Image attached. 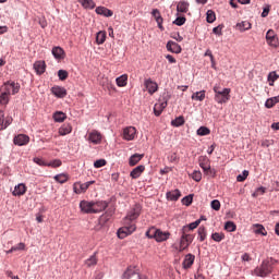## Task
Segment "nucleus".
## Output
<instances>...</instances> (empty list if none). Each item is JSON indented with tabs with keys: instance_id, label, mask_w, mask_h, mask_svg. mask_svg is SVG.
Returning <instances> with one entry per match:
<instances>
[{
	"instance_id": "obj_1",
	"label": "nucleus",
	"mask_w": 279,
	"mask_h": 279,
	"mask_svg": "<svg viewBox=\"0 0 279 279\" xmlns=\"http://www.w3.org/2000/svg\"><path fill=\"white\" fill-rule=\"evenodd\" d=\"M276 263L277 260L274 258L263 260L262 265L255 268V276H258L259 278H266V276H269V274L274 271V265H276Z\"/></svg>"
},
{
	"instance_id": "obj_2",
	"label": "nucleus",
	"mask_w": 279,
	"mask_h": 279,
	"mask_svg": "<svg viewBox=\"0 0 279 279\" xmlns=\"http://www.w3.org/2000/svg\"><path fill=\"white\" fill-rule=\"evenodd\" d=\"M194 239H195V235L190 233H184V231H181L178 252H186L191 243H193Z\"/></svg>"
},
{
	"instance_id": "obj_3",
	"label": "nucleus",
	"mask_w": 279,
	"mask_h": 279,
	"mask_svg": "<svg viewBox=\"0 0 279 279\" xmlns=\"http://www.w3.org/2000/svg\"><path fill=\"white\" fill-rule=\"evenodd\" d=\"M134 232H136V223L124 220V226L118 230L117 234L120 239H125L130 234H134Z\"/></svg>"
},
{
	"instance_id": "obj_4",
	"label": "nucleus",
	"mask_w": 279,
	"mask_h": 279,
	"mask_svg": "<svg viewBox=\"0 0 279 279\" xmlns=\"http://www.w3.org/2000/svg\"><path fill=\"white\" fill-rule=\"evenodd\" d=\"M230 93H232V89L230 88H223L222 90H217V87L215 88V102L216 104H228L230 101Z\"/></svg>"
},
{
	"instance_id": "obj_5",
	"label": "nucleus",
	"mask_w": 279,
	"mask_h": 279,
	"mask_svg": "<svg viewBox=\"0 0 279 279\" xmlns=\"http://www.w3.org/2000/svg\"><path fill=\"white\" fill-rule=\"evenodd\" d=\"M1 90L7 93L8 95H16L19 90H21V85L19 83L8 81L3 84Z\"/></svg>"
},
{
	"instance_id": "obj_6",
	"label": "nucleus",
	"mask_w": 279,
	"mask_h": 279,
	"mask_svg": "<svg viewBox=\"0 0 279 279\" xmlns=\"http://www.w3.org/2000/svg\"><path fill=\"white\" fill-rule=\"evenodd\" d=\"M266 43L267 45H269V47H272L274 49H278L279 39H278V35H276V32H274V29H269L266 33Z\"/></svg>"
},
{
	"instance_id": "obj_7",
	"label": "nucleus",
	"mask_w": 279,
	"mask_h": 279,
	"mask_svg": "<svg viewBox=\"0 0 279 279\" xmlns=\"http://www.w3.org/2000/svg\"><path fill=\"white\" fill-rule=\"evenodd\" d=\"M141 210H143L141 205H134V207L128 213L124 221L132 223V221H135L137 217H141Z\"/></svg>"
},
{
	"instance_id": "obj_8",
	"label": "nucleus",
	"mask_w": 279,
	"mask_h": 279,
	"mask_svg": "<svg viewBox=\"0 0 279 279\" xmlns=\"http://www.w3.org/2000/svg\"><path fill=\"white\" fill-rule=\"evenodd\" d=\"M104 138V135L97 131L93 130L92 132L88 133V138L89 143H93V145H101V141Z\"/></svg>"
},
{
	"instance_id": "obj_9",
	"label": "nucleus",
	"mask_w": 279,
	"mask_h": 279,
	"mask_svg": "<svg viewBox=\"0 0 279 279\" xmlns=\"http://www.w3.org/2000/svg\"><path fill=\"white\" fill-rule=\"evenodd\" d=\"M167 106H168L167 99L160 98L158 100V102L155 104V106H154L155 117H160V114H162V110H165V108H167Z\"/></svg>"
},
{
	"instance_id": "obj_10",
	"label": "nucleus",
	"mask_w": 279,
	"mask_h": 279,
	"mask_svg": "<svg viewBox=\"0 0 279 279\" xmlns=\"http://www.w3.org/2000/svg\"><path fill=\"white\" fill-rule=\"evenodd\" d=\"M136 136V128L134 126H126L123 130V138L124 141H134Z\"/></svg>"
},
{
	"instance_id": "obj_11",
	"label": "nucleus",
	"mask_w": 279,
	"mask_h": 279,
	"mask_svg": "<svg viewBox=\"0 0 279 279\" xmlns=\"http://www.w3.org/2000/svg\"><path fill=\"white\" fill-rule=\"evenodd\" d=\"M108 208V203L105 201L93 202V213L97 215V213H104Z\"/></svg>"
},
{
	"instance_id": "obj_12",
	"label": "nucleus",
	"mask_w": 279,
	"mask_h": 279,
	"mask_svg": "<svg viewBox=\"0 0 279 279\" xmlns=\"http://www.w3.org/2000/svg\"><path fill=\"white\" fill-rule=\"evenodd\" d=\"M80 208L85 215H94L93 202L81 201Z\"/></svg>"
},
{
	"instance_id": "obj_13",
	"label": "nucleus",
	"mask_w": 279,
	"mask_h": 279,
	"mask_svg": "<svg viewBox=\"0 0 279 279\" xmlns=\"http://www.w3.org/2000/svg\"><path fill=\"white\" fill-rule=\"evenodd\" d=\"M14 145H19V147H23V145H27L29 143V136L25 134H19L13 140Z\"/></svg>"
},
{
	"instance_id": "obj_14",
	"label": "nucleus",
	"mask_w": 279,
	"mask_h": 279,
	"mask_svg": "<svg viewBox=\"0 0 279 279\" xmlns=\"http://www.w3.org/2000/svg\"><path fill=\"white\" fill-rule=\"evenodd\" d=\"M193 263H195V255L191 253L186 254L182 263L183 269H191V267H193Z\"/></svg>"
},
{
	"instance_id": "obj_15",
	"label": "nucleus",
	"mask_w": 279,
	"mask_h": 279,
	"mask_svg": "<svg viewBox=\"0 0 279 279\" xmlns=\"http://www.w3.org/2000/svg\"><path fill=\"white\" fill-rule=\"evenodd\" d=\"M12 124V118H4L3 110L0 109V132L5 130L9 125Z\"/></svg>"
},
{
	"instance_id": "obj_16",
	"label": "nucleus",
	"mask_w": 279,
	"mask_h": 279,
	"mask_svg": "<svg viewBox=\"0 0 279 279\" xmlns=\"http://www.w3.org/2000/svg\"><path fill=\"white\" fill-rule=\"evenodd\" d=\"M145 88L148 90L149 95H154L158 90V84L150 78L144 82Z\"/></svg>"
},
{
	"instance_id": "obj_17",
	"label": "nucleus",
	"mask_w": 279,
	"mask_h": 279,
	"mask_svg": "<svg viewBox=\"0 0 279 279\" xmlns=\"http://www.w3.org/2000/svg\"><path fill=\"white\" fill-rule=\"evenodd\" d=\"M189 8H191V3H189V1L181 0L177 3V12L181 14H186V12H189Z\"/></svg>"
},
{
	"instance_id": "obj_18",
	"label": "nucleus",
	"mask_w": 279,
	"mask_h": 279,
	"mask_svg": "<svg viewBox=\"0 0 279 279\" xmlns=\"http://www.w3.org/2000/svg\"><path fill=\"white\" fill-rule=\"evenodd\" d=\"M167 49L171 53H182V47L175 41H168Z\"/></svg>"
},
{
	"instance_id": "obj_19",
	"label": "nucleus",
	"mask_w": 279,
	"mask_h": 279,
	"mask_svg": "<svg viewBox=\"0 0 279 279\" xmlns=\"http://www.w3.org/2000/svg\"><path fill=\"white\" fill-rule=\"evenodd\" d=\"M74 193L80 195V193H86L89 189V183H74L73 185Z\"/></svg>"
},
{
	"instance_id": "obj_20",
	"label": "nucleus",
	"mask_w": 279,
	"mask_h": 279,
	"mask_svg": "<svg viewBox=\"0 0 279 279\" xmlns=\"http://www.w3.org/2000/svg\"><path fill=\"white\" fill-rule=\"evenodd\" d=\"M166 197L170 202H178V199L182 197V193L180 192V190H173V191L167 192Z\"/></svg>"
},
{
	"instance_id": "obj_21",
	"label": "nucleus",
	"mask_w": 279,
	"mask_h": 279,
	"mask_svg": "<svg viewBox=\"0 0 279 279\" xmlns=\"http://www.w3.org/2000/svg\"><path fill=\"white\" fill-rule=\"evenodd\" d=\"M51 93L52 95H54V97H59L60 99H63V97L66 95V89L61 86H54L51 88Z\"/></svg>"
},
{
	"instance_id": "obj_22",
	"label": "nucleus",
	"mask_w": 279,
	"mask_h": 279,
	"mask_svg": "<svg viewBox=\"0 0 279 279\" xmlns=\"http://www.w3.org/2000/svg\"><path fill=\"white\" fill-rule=\"evenodd\" d=\"M34 69H35L37 75H43V73H45V71L47 69V64L45 63V61H36L34 63Z\"/></svg>"
},
{
	"instance_id": "obj_23",
	"label": "nucleus",
	"mask_w": 279,
	"mask_h": 279,
	"mask_svg": "<svg viewBox=\"0 0 279 279\" xmlns=\"http://www.w3.org/2000/svg\"><path fill=\"white\" fill-rule=\"evenodd\" d=\"M169 236H171V233H169V232H163L162 230L157 229V234H156V236H155V240H156L158 243H162V241H167V239H169Z\"/></svg>"
},
{
	"instance_id": "obj_24",
	"label": "nucleus",
	"mask_w": 279,
	"mask_h": 279,
	"mask_svg": "<svg viewBox=\"0 0 279 279\" xmlns=\"http://www.w3.org/2000/svg\"><path fill=\"white\" fill-rule=\"evenodd\" d=\"M201 223H202V219H198L194 222H191L190 225L184 226L181 229V232H184L185 234H189V232H191V230H195V228H197Z\"/></svg>"
},
{
	"instance_id": "obj_25",
	"label": "nucleus",
	"mask_w": 279,
	"mask_h": 279,
	"mask_svg": "<svg viewBox=\"0 0 279 279\" xmlns=\"http://www.w3.org/2000/svg\"><path fill=\"white\" fill-rule=\"evenodd\" d=\"M144 171H145V166H137L131 171L130 175L133 180H136L137 178H141Z\"/></svg>"
},
{
	"instance_id": "obj_26",
	"label": "nucleus",
	"mask_w": 279,
	"mask_h": 279,
	"mask_svg": "<svg viewBox=\"0 0 279 279\" xmlns=\"http://www.w3.org/2000/svg\"><path fill=\"white\" fill-rule=\"evenodd\" d=\"M96 14H100V16H112L113 12L112 10L106 8V7H97L96 8Z\"/></svg>"
},
{
	"instance_id": "obj_27",
	"label": "nucleus",
	"mask_w": 279,
	"mask_h": 279,
	"mask_svg": "<svg viewBox=\"0 0 279 279\" xmlns=\"http://www.w3.org/2000/svg\"><path fill=\"white\" fill-rule=\"evenodd\" d=\"M143 158H145V155L144 154H134L130 157L129 159V165L130 167H136V163L140 161V160H143Z\"/></svg>"
},
{
	"instance_id": "obj_28",
	"label": "nucleus",
	"mask_w": 279,
	"mask_h": 279,
	"mask_svg": "<svg viewBox=\"0 0 279 279\" xmlns=\"http://www.w3.org/2000/svg\"><path fill=\"white\" fill-rule=\"evenodd\" d=\"M25 193H27V186H25V184L23 183H20L19 185H16L13 191L14 196L25 195Z\"/></svg>"
},
{
	"instance_id": "obj_29",
	"label": "nucleus",
	"mask_w": 279,
	"mask_h": 279,
	"mask_svg": "<svg viewBox=\"0 0 279 279\" xmlns=\"http://www.w3.org/2000/svg\"><path fill=\"white\" fill-rule=\"evenodd\" d=\"M198 165L203 169V171L205 169H209V167H210V159L208 157H206V156H201L198 158Z\"/></svg>"
},
{
	"instance_id": "obj_30",
	"label": "nucleus",
	"mask_w": 279,
	"mask_h": 279,
	"mask_svg": "<svg viewBox=\"0 0 279 279\" xmlns=\"http://www.w3.org/2000/svg\"><path fill=\"white\" fill-rule=\"evenodd\" d=\"M253 232L255 234H260L262 236H267V230L263 225H258V223L253 225Z\"/></svg>"
},
{
	"instance_id": "obj_31",
	"label": "nucleus",
	"mask_w": 279,
	"mask_h": 279,
	"mask_svg": "<svg viewBox=\"0 0 279 279\" xmlns=\"http://www.w3.org/2000/svg\"><path fill=\"white\" fill-rule=\"evenodd\" d=\"M236 29H239V32H247L248 29H252V23L248 21H242L236 24Z\"/></svg>"
},
{
	"instance_id": "obj_32",
	"label": "nucleus",
	"mask_w": 279,
	"mask_h": 279,
	"mask_svg": "<svg viewBox=\"0 0 279 279\" xmlns=\"http://www.w3.org/2000/svg\"><path fill=\"white\" fill-rule=\"evenodd\" d=\"M52 56L56 58V60H63L64 49H62L60 47L52 48Z\"/></svg>"
},
{
	"instance_id": "obj_33",
	"label": "nucleus",
	"mask_w": 279,
	"mask_h": 279,
	"mask_svg": "<svg viewBox=\"0 0 279 279\" xmlns=\"http://www.w3.org/2000/svg\"><path fill=\"white\" fill-rule=\"evenodd\" d=\"M116 84L120 88H123L124 86H128V74H123L116 78Z\"/></svg>"
},
{
	"instance_id": "obj_34",
	"label": "nucleus",
	"mask_w": 279,
	"mask_h": 279,
	"mask_svg": "<svg viewBox=\"0 0 279 279\" xmlns=\"http://www.w3.org/2000/svg\"><path fill=\"white\" fill-rule=\"evenodd\" d=\"M71 132H73V126H71V124H63L59 129L60 136H66V134H71Z\"/></svg>"
},
{
	"instance_id": "obj_35",
	"label": "nucleus",
	"mask_w": 279,
	"mask_h": 279,
	"mask_svg": "<svg viewBox=\"0 0 279 279\" xmlns=\"http://www.w3.org/2000/svg\"><path fill=\"white\" fill-rule=\"evenodd\" d=\"M107 33L100 31L96 34V45H104L106 43Z\"/></svg>"
},
{
	"instance_id": "obj_36",
	"label": "nucleus",
	"mask_w": 279,
	"mask_h": 279,
	"mask_svg": "<svg viewBox=\"0 0 279 279\" xmlns=\"http://www.w3.org/2000/svg\"><path fill=\"white\" fill-rule=\"evenodd\" d=\"M132 276H136V267L130 266L123 274L122 279H130Z\"/></svg>"
},
{
	"instance_id": "obj_37",
	"label": "nucleus",
	"mask_w": 279,
	"mask_h": 279,
	"mask_svg": "<svg viewBox=\"0 0 279 279\" xmlns=\"http://www.w3.org/2000/svg\"><path fill=\"white\" fill-rule=\"evenodd\" d=\"M97 253H94L89 258L85 260L86 267H95L97 265Z\"/></svg>"
},
{
	"instance_id": "obj_38",
	"label": "nucleus",
	"mask_w": 279,
	"mask_h": 279,
	"mask_svg": "<svg viewBox=\"0 0 279 279\" xmlns=\"http://www.w3.org/2000/svg\"><path fill=\"white\" fill-rule=\"evenodd\" d=\"M78 3L82 4L86 10L95 9V1L93 0H78Z\"/></svg>"
},
{
	"instance_id": "obj_39",
	"label": "nucleus",
	"mask_w": 279,
	"mask_h": 279,
	"mask_svg": "<svg viewBox=\"0 0 279 279\" xmlns=\"http://www.w3.org/2000/svg\"><path fill=\"white\" fill-rule=\"evenodd\" d=\"M54 180L56 182H59V184H64L66 182H69V174L66 173H60L54 175Z\"/></svg>"
},
{
	"instance_id": "obj_40",
	"label": "nucleus",
	"mask_w": 279,
	"mask_h": 279,
	"mask_svg": "<svg viewBox=\"0 0 279 279\" xmlns=\"http://www.w3.org/2000/svg\"><path fill=\"white\" fill-rule=\"evenodd\" d=\"M53 119L57 123H62L63 121H65L66 119V113L61 112V111H57L53 114Z\"/></svg>"
},
{
	"instance_id": "obj_41",
	"label": "nucleus",
	"mask_w": 279,
	"mask_h": 279,
	"mask_svg": "<svg viewBox=\"0 0 279 279\" xmlns=\"http://www.w3.org/2000/svg\"><path fill=\"white\" fill-rule=\"evenodd\" d=\"M192 99L196 101H204L206 99V90L196 92L192 95Z\"/></svg>"
},
{
	"instance_id": "obj_42",
	"label": "nucleus",
	"mask_w": 279,
	"mask_h": 279,
	"mask_svg": "<svg viewBox=\"0 0 279 279\" xmlns=\"http://www.w3.org/2000/svg\"><path fill=\"white\" fill-rule=\"evenodd\" d=\"M276 104H279V96L268 98L265 102V106L267 108H274L276 106Z\"/></svg>"
},
{
	"instance_id": "obj_43",
	"label": "nucleus",
	"mask_w": 279,
	"mask_h": 279,
	"mask_svg": "<svg viewBox=\"0 0 279 279\" xmlns=\"http://www.w3.org/2000/svg\"><path fill=\"white\" fill-rule=\"evenodd\" d=\"M10 102V94L2 90V94L0 95V106H8Z\"/></svg>"
},
{
	"instance_id": "obj_44",
	"label": "nucleus",
	"mask_w": 279,
	"mask_h": 279,
	"mask_svg": "<svg viewBox=\"0 0 279 279\" xmlns=\"http://www.w3.org/2000/svg\"><path fill=\"white\" fill-rule=\"evenodd\" d=\"M197 232H198V239L201 243H203V241H206V236H207L206 227H199Z\"/></svg>"
},
{
	"instance_id": "obj_45",
	"label": "nucleus",
	"mask_w": 279,
	"mask_h": 279,
	"mask_svg": "<svg viewBox=\"0 0 279 279\" xmlns=\"http://www.w3.org/2000/svg\"><path fill=\"white\" fill-rule=\"evenodd\" d=\"M207 17V23H215V21H217V15L215 14V11L213 10H208L206 13Z\"/></svg>"
},
{
	"instance_id": "obj_46",
	"label": "nucleus",
	"mask_w": 279,
	"mask_h": 279,
	"mask_svg": "<svg viewBox=\"0 0 279 279\" xmlns=\"http://www.w3.org/2000/svg\"><path fill=\"white\" fill-rule=\"evenodd\" d=\"M211 239H213V241H216V243H221V241H223V239H226V234L215 232L211 234Z\"/></svg>"
},
{
	"instance_id": "obj_47",
	"label": "nucleus",
	"mask_w": 279,
	"mask_h": 279,
	"mask_svg": "<svg viewBox=\"0 0 279 279\" xmlns=\"http://www.w3.org/2000/svg\"><path fill=\"white\" fill-rule=\"evenodd\" d=\"M197 136H208V134H210V129L206 128V126H201L197 131H196Z\"/></svg>"
},
{
	"instance_id": "obj_48",
	"label": "nucleus",
	"mask_w": 279,
	"mask_h": 279,
	"mask_svg": "<svg viewBox=\"0 0 279 279\" xmlns=\"http://www.w3.org/2000/svg\"><path fill=\"white\" fill-rule=\"evenodd\" d=\"M225 230H227V232H236V225L232 221H227L225 225Z\"/></svg>"
},
{
	"instance_id": "obj_49",
	"label": "nucleus",
	"mask_w": 279,
	"mask_h": 279,
	"mask_svg": "<svg viewBox=\"0 0 279 279\" xmlns=\"http://www.w3.org/2000/svg\"><path fill=\"white\" fill-rule=\"evenodd\" d=\"M171 125L174 128H180L181 125H184V117L180 116L177 119L171 121Z\"/></svg>"
},
{
	"instance_id": "obj_50",
	"label": "nucleus",
	"mask_w": 279,
	"mask_h": 279,
	"mask_svg": "<svg viewBox=\"0 0 279 279\" xmlns=\"http://www.w3.org/2000/svg\"><path fill=\"white\" fill-rule=\"evenodd\" d=\"M158 232V229L155 227H150L147 231H146V236L148 239H156V234Z\"/></svg>"
},
{
	"instance_id": "obj_51",
	"label": "nucleus",
	"mask_w": 279,
	"mask_h": 279,
	"mask_svg": "<svg viewBox=\"0 0 279 279\" xmlns=\"http://www.w3.org/2000/svg\"><path fill=\"white\" fill-rule=\"evenodd\" d=\"M279 78V75L276 72H270L268 74L269 86H274V83Z\"/></svg>"
},
{
	"instance_id": "obj_52",
	"label": "nucleus",
	"mask_w": 279,
	"mask_h": 279,
	"mask_svg": "<svg viewBox=\"0 0 279 279\" xmlns=\"http://www.w3.org/2000/svg\"><path fill=\"white\" fill-rule=\"evenodd\" d=\"M46 167H52V169H58V167H62V161L60 159H54L46 165Z\"/></svg>"
},
{
	"instance_id": "obj_53",
	"label": "nucleus",
	"mask_w": 279,
	"mask_h": 279,
	"mask_svg": "<svg viewBox=\"0 0 279 279\" xmlns=\"http://www.w3.org/2000/svg\"><path fill=\"white\" fill-rule=\"evenodd\" d=\"M186 23V17L184 16H179L173 21V25H178V27H182Z\"/></svg>"
},
{
	"instance_id": "obj_54",
	"label": "nucleus",
	"mask_w": 279,
	"mask_h": 279,
	"mask_svg": "<svg viewBox=\"0 0 279 279\" xmlns=\"http://www.w3.org/2000/svg\"><path fill=\"white\" fill-rule=\"evenodd\" d=\"M247 175H250V171L244 170V171L242 172V174H239V175L236 177V181H238V182H245V180H247Z\"/></svg>"
},
{
	"instance_id": "obj_55",
	"label": "nucleus",
	"mask_w": 279,
	"mask_h": 279,
	"mask_svg": "<svg viewBox=\"0 0 279 279\" xmlns=\"http://www.w3.org/2000/svg\"><path fill=\"white\" fill-rule=\"evenodd\" d=\"M58 77L61 80V82H64V80L69 77V72H66V70H59Z\"/></svg>"
},
{
	"instance_id": "obj_56",
	"label": "nucleus",
	"mask_w": 279,
	"mask_h": 279,
	"mask_svg": "<svg viewBox=\"0 0 279 279\" xmlns=\"http://www.w3.org/2000/svg\"><path fill=\"white\" fill-rule=\"evenodd\" d=\"M205 175H209L210 178H215L217 175V171L213 169L210 166L209 168L203 170Z\"/></svg>"
},
{
	"instance_id": "obj_57",
	"label": "nucleus",
	"mask_w": 279,
	"mask_h": 279,
	"mask_svg": "<svg viewBox=\"0 0 279 279\" xmlns=\"http://www.w3.org/2000/svg\"><path fill=\"white\" fill-rule=\"evenodd\" d=\"M183 206H191L193 204V196L189 195L182 198Z\"/></svg>"
},
{
	"instance_id": "obj_58",
	"label": "nucleus",
	"mask_w": 279,
	"mask_h": 279,
	"mask_svg": "<svg viewBox=\"0 0 279 279\" xmlns=\"http://www.w3.org/2000/svg\"><path fill=\"white\" fill-rule=\"evenodd\" d=\"M210 206L213 210H221V203L219 202V199L211 201Z\"/></svg>"
},
{
	"instance_id": "obj_59",
	"label": "nucleus",
	"mask_w": 279,
	"mask_h": 279,
	"mask_svg": "<svg viewBox=\"0 0 279 279\" xmlns=\"http://www.w3.org/2000/svg\"><path fill=\"white\" fill-rule=\"evenodd\" d=\"M95 169H101V167H106V159H98L94 162Z\"/></svg>"
},
{
	"instance_id": "obj_60",
	"label": "nucleus",
	"mask_w": 279,
	"mask_h": 279,
	"mask_svg": "<svg viewBox=\"0 0 279 279\" xmlns=\"http://www.w3.org/2000/svg\"><path fill=\"white\" fill-rule=\"evenodd\" d=\"M192 179H194L195 182H202V172L195 170V171L192 173Z\"/></svg>"
},
{
	"instance_id": "obj_61",
	"label": "nucleus",
	"mask_w": 279,
	"mask_h": 279,
	"mask_svg": "<svg viewBox=\"0 0 279 279\" xmlns=\"http://www.w3.org/2000/svg\"><path fill=\"white\" fill-rule=\"evenodd\" d=\"M19 250H25V243L21 242L16 246H12L9 252H19Z\"/></svg>"
},
{
	"instance_id": "obj_62",
	"label": "nucleus",
	"mask_w": 279,
	"mask_h": 279,
	"mask_svg": "<svg viewBox=\"0 0 279 279\" xmlns=\"http://www.w3.org/2000/svg\"><path fill=\"white\" fill-rule=\"evenodd\" d=\"M265 191H266V189L264 186L258 187L254 192L253 197H258V195H265Z\"/></svg>"
},
{
	"instance_id": "obj_63",
	"label": "nucleus",
	"mask_w": 279,
	"mask_h": 279,
	"mask_svg": "<svg viewBox=\"0 0 279 279\" xmlns=\"http://www.w3.org/2000/svg\"><path fill=\"white\" fill-rule=\"evenodd\" d=\"M33 160L39 167H47V162H45V160H43L41 158L35 157Z\"/></svg>"
},
{
	"instance_id": "obj_64",
	"label": "nucleus",
	"mask_w": 279,
	"mask_h": 279,
	"mask_svg": "<svg viewBox=\"0 0 279 279\" xmlns=\"http://www.w3.org/2000/svg\"><path fill=\"white\" fill-rule=\"evenodd\" d=\"M221 29H223V26L218 25L213 28V32H214V34H216V36H221Z\"/></svg>"
}]
</instances>
